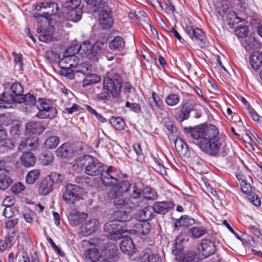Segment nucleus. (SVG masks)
<instances>
[{"instance_id":"nucleus-19","label":"nucleus","mask_w":262,"mask_h":262,"mask_svg":"<svg viewBox=\"0 0 262 262\" xmlns=\"http://www.w3.org/2000/svg\"><path fill=\"white\" fill-rule=\"evenodd\" d=\"M26 132L28 134H41L45 130L43 124L38 121H31L27 122L25 125Z\"/></svg>"},{"instance_id":"nucleus-60","label":"nucleus","mask_w":262,"mask_h":262,"mask_svg":"<svg viewBox=\"0 0 262 262\" xmlns=\"http://www.w3.org/2000/svg\"><path fill=\"white\" fill-rule=\"evenodd\" d=\"M81 0H69L64 4V7L69 9H81L79 8Z\"/></svg>"},{"instance_id":"nucleus-29","label":"nucleus","mask_w":262,"mask_h":262,"mask_svg":"<svg viewBox=\"0 0 262 262\" xmlns=\"http://www.w3.org/2000/svg\"><path fill=\"white\" fill-rule=\"evenodd\" d=\"M249 61L254 70L259 69L262 66V52H254L250 56Z\"/></svg>"},{"instance_id":"nucleus-16","label":"nucleus","mask_w":262,"mask_h":262,"mask_svg":"<svg viewBox=\"0 0 262 262\" xmlns=\"http://www.w3.org/2000/svg\"><path fill=\"white\" fill-rule=\"evenodd\" d=\"M194 104L189 100H186L182 105L180 108V112L177 115V119L180 122L188 119L190 113L193 110Z\"/></svg>"},{"instance_id":"nucleus-23","label":"nucleus","mask_w":262,"mask_h":262,"mask_svg":"<svg viewBox=\"0 0 262 262\" xmlns=\"http://www.w3.org/2000/svg\"><path fill=\"white\" fill-rule=\"evenodd\" d=\"M120 248L122 252L127 255H132L135 252L133 240L128 237L122 238L120 243Z\"/></svg>"},{"instance_id":"nucleus-35","label":"nucleus","mask_w":262,"mask_h":262,"mask_svg":"<svg viewBox=\"0 0 262 262\" xmlns=\"http://www.w3.org/2000/svg\"><path fill=\"white\" fill-rule=\"evenodd\" d=\"M15 200L12 196L6 197L3 201L2 204L6 208L4 210V215L7 218L11 217L13 213H8V210H11V207L15 203Z\"/></svg>"},{"instance_id":"nucleus-26","label":"nucleus","mask_w":262,"mask_h":262,"mask_svg":"<svg viewBox=\"0 0 262 262\" xmlns=\"http://www.w3.org/2000/svg\"><path fill=\"white\" fill-rule=\"evenodd\" d=\"M151 230L150 224L145 221L138 222L135 224V231L138 234L146 235L149 233Z\"/></svg>"},{"instance_id":"nucleus-24","label":"nucleus","mask_w":262,"mask_h":262,"mask_svg":"<svg viewBox=\"0 0 262 262\" xmlns=\"http://www.w3.org/2000/svg\"><path fill=\"white\" fill-rule=\"evenodd\" d=\"M242 45L247 51L256 50L260 47L259 42L251 35L246 38L242 41Z\"/></svg>"},{"instance_id":"nucleus-2","label":"nucleus","mask_w":262,"mask_h":262,"mask_svg":"<svg viewBox=\"0 0 262 262\" xmlns=\"http://www.w3.org/2000/svg\"><path fill=\"white\" fill-rule=\"evenodd\" d=\"M87 163L85 173L88 175L97 176L101 174L102 183L106 187L113 186L118 183V179L115 178V169L113 166H108L105 170L103 163L92 156H90Z\"/></svg>"},{"instance_id":"nucleus-47","label":"nucleus","mask_w":262,"mask_h":262,"mask_svg":"<svg viewBox=\"0 0 262 262\" xmlns=\"http://www.w3.org/2000/svg\"><path fill=\"white\" fill-rule=\"evenodd\" d=\"M90 156L91 155H86L83 157H80L76 159L73 167L75 168H82L84 167L85 169L88 164L87 162H88V160L90 158Z\"/></svg>"},{"instance_id":"nucleus-20","label":"nucleus","mask_w":262,"mask_h":262,"mask_svg":"<svg viewBox=\"0 0 262 262\" xmlns=\"http://www.w3.org/2000/svg\"><path fill=\"white\" fill-rule=\"evenodd\" d=\"M56 152L57 157L67 159L72 158L74 154L72 146L69 143H65L59 146Z\"/></svg>"},{"instance_id":"nucleus-18","label":"nucleus","mask_w":262,"mask_h":262,"mask_svg":"<svg viewBox=\"0 0 262 262\" xmlns=\"http://www.w3.org/2000/svg\"><path fill=\"white\" fill-rule=\"evenodd\" d=\"M174 203L172 201L156 202L153 205L155 213L165 214L174 207Z\"/></svg>"},{"instance_id":"nucleus-51","label":"nucleus","mask_w":262,"mask_h":262,"mask_svg":"<svg viewBox=\"0 0 262 262\" xmlns=\"http://www.w3.org/2000/svg\"><path fill=\"white\" fill-rule=\"evenodd\" d=\"M142 194L145 199L149 200H155L158 196L156 191L150 187H146L142 189Z\"/></svg>"},{"instance_id":"nucleus-30","label":"nucleus","mask_w":262,"mask_h":262,"mask_svg":"<svg viewBox=\"0 0 262 262\" xmlns=\"http://www.w3.org/2000/svg\"><path fill=\"white\" fill-rule=\"evenodd\" d=\"M125 47V41L123 37L120 36L115 37L113 40L109 43V48L113 51H122Z\"/></svg>"},{"instance_id":"nucleus-38","label":"nucleus","mask_w":262,"mask_h":262,"mask_svg":"<svg viewBox=\"0 0 262 262\" xmlns=\"http://www.w3.org/2000/svg\"><path fill=\"white\" fill-rule=\"evenodd\" d=\"M82 14L81 9H70L67 13V18L69 20L77 22L81 19Z\"/></svg>"},{"instance_id":"nucleus-40","label":"nucleus","mask_w":262,"mask_h":262,"mask_svg":"<svg viewBox=\"0 0 262 262\" xmlns=\"http://www.w3.org/2000/svg\"><path fill=\"white\" fill-rule=\"evenodd\" d=\"M176 149L180 154H186L188 151V146L187 143L181 138L177 139L174 142Z\"/></svg>"},{"instance_id":"nucleus-4","label":"nucleus","mask_w":262,"mask_h":262,"mask_svg":"<svg viewBox=\"0 0 262 262\" xmlns=\"http://www.w3.org/2000/svg\"><path fill=\"white\" fill-rule=\"evenodd\" d=\"M10 92H5L0 97V107L3 108L12 107L13 103L23 101L24 88L19 82L13 83L10 88Z\"/></svg>"},{"instance_id":"nucleus-53","label":"nucleus","mask_w":262,"mask_h":262,"mask_svg":"<svg viewBox=\"0 0 262 262\" xmlns=\"http://www.w3.org/2000/svg\"><path fill=\"white\" fill-rule=\"evenodd\" d=\"M64 176L56 172H52L49 175L48 180H50L52 184L61 183L63 180Z\"/></svg>"},{"instance_id":"nucleus-48","label":"nucleus","mask_w":262,"mask_h":262,"mask_svg":"<svg viewBox=\"0 0 262 262\" xmlns=\"http://www.w3.org/2000/svg\"><path fill=\"white\" fill-rule=\"evenodd\" d=\"M59 138L56 136H52L48 138L45 141V145L48 149L55 148L59 143Z\"/></svg>"},{"instance_id":"nucleus-62","label":"nucleus","mask_w":262,"mask_h":262,"mask_svg":"<svg viewBox=\"0 0 262 262\" xmlns=\"http://www.w3.org/2000/svg\"><path fill=\"white\" fill-rule=\"evenodd\" d=\"M164 126L171 134L176 132V128L174 127L173 123L168 118H166L164 119Z\"/></svg>"},{"instance_id":"nucleus-31","label":"nucleus","mask_w":262,"mask_h":262,"mask_svg":"<svg viewBox=\"0 0 262 262\" xmlns=\"http://www.w3.org/2000/svg\"><path fill=\"white\" fill-rule=\"evenodd\" d=\"M36 157L31 152H24L21 157L22 164L25 167L33 166L36 162Z\"/></svg>"},{"instance_id":"nucleus-45","label":"nucleus","mask_w":262,"mask_h":262,"mask_svg":"<svg viewBox=\"0 0 262 262\" xmlns=\"http://www.w3.org/2000/svg\"><path fill=\"white\" fill-rule=\"evenodd\" d=\"M74 64H75V62H73L72 63H70L69 67L66 66L60 67L61 68V74L70 79H73L74 78V73L75 72V69H72L71 68H74Z\"/></svg>"},{"instance_id":"nucleus-37","label":"nucleus","mask_w":262,"mask_h":262,"mask_svg":"<svg viewBox=\"0 0 262 262\" xmlns=\"http://www.w3.org/2000/svg\"><path fill=\"white\" fill-rule=\"evenodd\" d=\"M101 81V78L96 74H89L86 75L85 78L82 82L83 87H86L93 84L98 83Z\"/></svg>"},{"instance_id":"nucleus-5","label":"nucleus","mask_w":262,"mask_h":262,"mask_svg":"<svg viewBox=\"0 0 262 262\" xmlns=\"http://www.w3.org/2000/svg\"><path fill=\"white\" fill-rule=\"evenodd\" d=\"M129 221H122V219L112 220L104 225V230L107 233V236L111 240L117 241L123 237V233L126 231L124 224Z\"/></svg>"},{"instance_id":"nucleus-58","label":"nucleus","mask_w":262,"mask_h":262,"mask_svg":"<svg viewBox=\"0 0 262 262\" xmlns=\"http://www.w3.org/2000/svg\"><path fill=\"white\" fill-rule=\"evenodd\" d=\"M36 214L34 211L29 209H25L23 216L25 221L29 223H32Z\"/></svg>"},{"instance_id":"nucleus-14","label":"nucleus","mask_w":262,"mask_h":262,"mask_svg":"<svg viewBox=\"0 0 262 262\" xmlns=\"http://www.w3.org/2000/svg\"><path fill=\"white\" fill-rule=\"evenodd\" d=\"M241 188L242 191L248 195V199L253 205L256 206L260 205V200L257 195L253 193V189L250 183L247 181H242Z\"/></svg>"},{"instance_id":"nucleus-44","label":"nucleus","mask_w":262,"mask_h":262,"mask_svg":"<svg viewBox=\"0 0 262 262\" xmlns=\"http://www.w3.org/2000/svg\"><path fill=\"white\" fill-rule=\"evenodd\" d=\"M40 170L37 169L29 171L26 177V182L28 184H34L39 178Z\"/></svg>"},{"instance_id":"nucleus-56","label":"nucleus","mask_w":262,"mask_h":262,"mask_svg":"<svg viewBox=\"0 0 262 262\" xmlns=\"http://www.w3.org/2000/svg\"><path fill=\"white\" fill-rule=\"evenodd\" d=\"M47 58L52 62H58L60 59V54L53 50L48 51L46 53Z\"/></svg>"},{"instance_id":"nucleus-7","label":"nucleus","mask_w":262,"mask_h":262,"mask_svg":"<svg viewBox=\"0 0 262 262\" xmlns=\"http://www.w3.org/2000/svg\"><path fill=\"white\" fill-rule=\"evenodd\" d=\"M36 107L38 112L35 116L39 119H53L57 114L56 108L52 106L46 99L39 98L36 103Z\"/></svg>"},{"instance_id":"nucleus-32","label":"nucleus","mask_w":262,"mask_h":262,"mask_svg":"<svg viewBox=\"0 0 262 262\" xmlns=\"http://www.w3.org/2000/svg\"><path fill=\"white\" fill-rule=\"evenodd\" d=\"M195 223V220L187 215H182L181 217L176 220L174 227L190 226Z\"/></svg>"},{"instance_id":"nucleus-34","label":"nucleus","mask_w":262,"mask_h":262,"mask_svg":"<svg viewBox=\"0 0 262 262\" xmlns=\"http://www.w3.org/2000/svg\"><path fill=\"white\" fill-rule=\"evenodd\" d=\"M184 238L183 235H180L178 236L174 241V243L173 244L172 253L177 256L179 255L181 252L183 251V241Z\"/></svg>"},{"instance_id":"nucleus-11","label":"nucleus","mask_w":262,"mask_h":262,"mask_svg":"<svg viewBox=\"0 0 262 262\" xmlns=\"http://www.w3.org/2000/svg\"><path fill=\"white\" fill-rule=\"evenodd\" d=\"M210 128L211 129V125L206 127L199 125L194 127H185L184 129L187 136L198 140V143L199 145L203 139H205L206 132Z\"/></svg>"},{"instance_id":"nucleus-25","label":"nucleus","mask_w":262,"mask_h":262,"mask_svg":"<svg viewBox=\"0 0 262 262\" xmlns=\"http://www.w3.org/2000/svg\"><path fill=\"white\" fill-rule=\"evenodd\" d=\"M155 213L152 206H147L138 212V217L141 221L147 222L154 217Z\"/></svg>"},{"instance_id":"nucleus-28","label":"nucleus","mask_w":262,"mask_h":262,"mask_svg":"<svg viewBox=\"0 0 262 262\" xmlns=\"http://www.w3.org/2000/svg\"><path fill=\"white\" fill-rule=\"evenodd\" d=\"M53 190L52 182L48 178L42 180L39 185L38 192L40 195H46Z\"/></svg>"},{"instance_id":"nucleus-21","label":"nucleus","mask_w":262,"mask_h":262,"mask_svg":"<svg viewBox=\"0 0 262 262\" xmlns=\"http://www.w3.org/2000/svg\"><path fill=\"white\" fill-rule=\"evenodd\" d=\"M87 217V214L84 213L73 210L68 215V219L70 223L73 226H76L83 223Z\"/></svg>"},{"instance_id":"nucleus-6","label":"nucleus","mask_w":262,"mask_h":262,"mask_svg":"<svg viewBox=\"0 0 262 262\" xmlns=\"http://www.w3.org/2000/svg\"><path fill=\"white\" fill-rule=\"evenodd\" d=\"M114 204L116 208L120 209L115 212V215L122 219V221H130V217L128 213L134 208L133 201L128 198H117L114 200Z\"/></svg>"},{"instance_id":"nucleus-41","label":"nucleus","mask_w":262,"mask_h":262,"mask_svg":"<svg viewBox=\"0 0 262 262\" xmlns=\"http://www.w3.org/2000/svg\"><path fill=\"white\" fill-rule=\"evenodd\" d=\"M74 69L76 73H81L84 75L90 73L92 71V66L88 62H82L78 65L75 64Z\"/></svg>"},{"instance_id":"nucleus-57","label":"nucleus","mask_w":262,"mask_h":262,"mask_svg":"<svg viewBox=\"0 0 262 262\" xmlns=\"http://www.w3.org/2000/svg\"><path fill=\"white\" fill-rule=\"evenodd\" d=\"M25 189L24 185L20 182L15 183L11 187L10 190L12 193L17 195L24 191Z\"/></svg>"},{"instance_id":"nucleus-1","label":"nucleus","mask_w":262,"mask_h":262,"mask_svg":"<svg viewBox=\"0 0 262 262\" xmlns=\"http://www.w3.org/2000/svg\"><path fill=\"white\" fill-rule=\"evenodd\" d=\"M205 139L199 143V147L204 152L215 156L218 154L225 156L229 152L227 147L224 137L220 135L215 125H211V129L205 134Z\"/></svg>"},{"instance_id":"nucleus-61","label":"nucleus","mask_w":262,"mask_h":262,"mask_svg":"<svg viewBox=\"0 0 262 262\" xmlns=\"http://www.w3.org/2000/svg\"><path fill=\"white\" fill-rule=\"evenodd\" d=\"M40 159L43 165H48L53 162L54 157L52 153L47 152L45 154L42 155Z\"/></svg>"},{"instance_id":"nucleus-59","label":"nucleus","mask_w":262,"mask_h":262,"mask_svg":"<svg viewBox=\"0 0 262 262\" xmlns=\"http://www.w3.org/2000/svg\"><path fill=\"white\" fill-rule=\"evenodd\" d=\"M152 98L155 103L156 106L161 111H164L165 106L160 96L155 92H152Z\"/></svg>"},{"instance_id":"nucleus-46","label":"nucleus","mask_w":262,"mask_h":262,"mask_svg":"<svg viewBox=\"0 0 262 262\" xmlns=\"http://www.w3.org/2000/svg\"><path fill=\"white\" fill-rule=\"evenodd\" d=\"M109 122L117 130H121L124 128L125 124L123 119L121 117H113L109 120Z\"/></svg>"},{"instance_id":"nucleus-17","label":"nucleus","mask_w":262,"mask_h":262,"mask_svg":"<svg viewBox=\"0 0 262 262\" xmlns=\"http://www.w3.org/2000/svg\"><path fill=\"white\" fill-rule=\"evenodd\" d=\"M39 138L37 137H29L21 141L18 147V150L21 151L25 147L28 150H36L39 146Z\"/></svg>"},{"instance_id":"nucleus-12","label":"nucleus","mask_w":262,"mask_h":262,"mask_svg":"<svg viewBox=\"0 0 262 262\" xmlns=\"http://www.w3.org/2000/svg\"><path fill=\"white\" fill-rule=\"evenodd\" d=\"M199 256L201 259L206 258L213 254L216 250L213 242L206 238L202 239L201 244L198 247Z\"/></svg>"},{"instance_id":"nucleus-3","label":"nucleus","mask_w":262,"mask_h":262,"mask_svg":"<svg viewBox=\"0 0 262 262\" xmlns=\"http://www.w3.org/2000/svg\"><path fill=\"white\" fill-rule=\"evenodd\" d=\"M85 2L95 7V11L102 8L99 12V23L103 29L111 28L114 24V18L111 11L108 7H105V4L107 0H84Z\"/></svg>"},{"instance_id":"nucleus-43","label":"nucleus","mask_w":262,"mask_h":262,"mask_svg":"<svg viewBox=\"0 0 262 262\" xmlns=\"http://www.w3.org/2000/svg\"><path fill=\"white\" fill-rule=\"evenodd\" d=\"M84 254L86 259L92 262L97 261L100 257L99 251L96 248L88 249Z\"/></svg>"},{"instance_id":"nucleus-54","label":"nucleus","mask_w":262,"mask_h":262,"mask_svg":"<svg viewBox=\"0 0 262 262\" xmlns=\"http://www.w3.org/2000/svg\"><path fill=\"white\" fill-rule=\"evenodd\" d=\"M131 185L132 184H130L128 181L122 180L120 182L118 186L116 188L118 190V192L121 194L124 192H128Z\"/></svg>"},{"instance_id":"nucleus-10","label":"nucleus","mask_w":262,"mask_h":262,"mask_svg":"<svg viewBox=\"0 0 262 262\" xmlns=\"http://www.w3.org/2000/svg\"><path fill=\"white\" fill-rule=\"evenodd\" d=\"M58 6L56 3L52 2H45L39 3L35 7L37 11H42L41 14H36L34 16L36 18L39 16L48 17L50 15L55 14L58 10Z\"/></svg>"},{"instance_id":"nucleus-49","label":"nucleus","mask_w":262,"mask_h":262,"mask_svg":"<svg viewBox=\"0 0 262 262\" xmlns=\"http://www.w3.org/2000/svg\"><path fill=\"white\" fill-rule=\"evenodd\" d=\"M23 101L17 102V103H24L27 105H36L37 100H36V97L30 93H28L26 95H23Z\"/></svg>"},{"instance_id":"nucleus-52","label":"nucleus","mask_w":262,"mask_h":262,"mask_svg":"<svg viewBox=\"0 0 262 262\" xmlns=\"http://www.w3.org/2000/svg\"><path fill=\"white\" fill-rule=\"evenodd\" d=\"M189 232L194 238H199L207 233L206 229L203 227H193L189 230Z\"/></svg>"},{"instance_id":"nucleus-15","label":"nucleus","mask_w":262,"mask_h":262,"mask_svg":"<svg viewBox=\"0 0 262 262\" xmlns=\"http://www.w3.org/2000/svg\"><path fill=\"white\" fill-rule=\"evenodd\" d=\"M142 262H161V256L150 248L144 249L140 254Z\"/></svg>"},{"instance_id":"nucleus-36","label":"nucleus","mask_w":262,"mask_h":262,"mask_svg":"<svg viewBox=\"0 0 262 262\" xmlns=\"http://www.w3.org/2000/svg\"><path fill=\"white\" fill-rule=\"evenodd\" d=\"M142 192V189L140 186L136 183L132 184L127 192L128 195L134 199H139Z\"/></svg>"},{"instance_id":"nucleus-63","label":"nucleus","mask_w":262,"mask_h":262,"mask_svg":"<svg viewBox=\"0 0 262 262\" xmlns=\"http://www.w3.org/2000/svg\"><path fill=\"white\" fill-rule=\"evenodd\" d=\"M125 106L136 113H139L141 112V107L139 103H130L129 101H127L125 103Z\"/></svg>"},{"instance_id":"nucleus-39","label":"nucleus","mask_w":262,"mask_h":262,"mask_svg":"<svg viewBox=\"0 0 262 262\" xmlns=\"http://www.w3.org/2000/svg\"><path fill=\"white\" fill-rule=\"evenodd\" d=\"M79 54L82 57H88L92 54L91 45L89 41H85L80 45H78Z\"/></svg>"},{"instance_id":"nucleus-50","label":"nucleus","mask_w":262,"mask_h":262,"mask_svg":"<svg viewBox=\"0 0 262 262\" xmlns=\"http://www.w3.org/2000/svg\"><path fill=\"white\" fill-rule=\"evenodd\" d=\"M180 101V96L176 94H170L166 97L165 101L166 104L169 106L177 105Z\"/></svg>"},{"instance_id":"nucleus-22","label":"nucleus","mask_w":262,"mask_h":262,"mask_svg":"<svg viewBox=\"0 0 262 262\" xmlns=\"http://www.w3.org/2000/svg\"><path fill=\"white\" fill-rule=\"evenodd\" d=\"M98 224L99 222L96 219H93L88 220L81 226L80 228L81 232L85 235H89L96 231Z\"/></svg>"},{"instance_id":"nucleus-8","label":"nucleus","mask_w":262,"mask_h":262,"mask_svg":"<svg viewBox=\"0 0 262 262\" xmlns=\"http://www.w3.org/2000/svg\"><path fill=\"white\" fill-rule=\"evenodd\" d=\"M122 80L118 73H114L112 77L105 76L103 79V88L112 94L113 97L117 96L121 92Z\"/></svg>"},{"instance_id":"nucleus-33","label":"nucleus","mask_w":262,"mask_h":262,"mask_svg":"<svg viewBox=\"0 0 262 262\" xmlns=\"http://www.w3.org/2000/svg\"><path fill=\"white\" fill-rule=\"evenodd\" d=\"M66 56H68L72 58L73 62L77 64L79 62V58L75 55L77 53L79 54L78 45H71L64 52Z\"/></svg>"},{"instance_id":"nucleus-27","label":"nucleus","mask_w":262,"mask_h":262,"mask_svg":"<svg viewBox=\"0 0 262 262\" xmlns=\"http://www.w3.org/2000/svg\"><path fill=\"white\" fill-rule=\"evenodd\" d=\"M13 180L11 178L8 171L5 170L0 173V189L6 190L13 183Z\"/></svg>"},{"instance_id":"nucleus-13","label":"nucleus","mask_w":262,"mask_h":262,"mask_svg":"<svg viewBox=\"0 0 262 262\" xmlns=\"http://www.w3.org/2000/svg\"><path fill=\"white\" fill-rule=\"evenodd\" d=\"M186 32L192 39L199 43L201 48L205 46V35L201 29L198 28H193L192 26H187L186 28Z\"/></svg>"},{"instance_id":"nucleus-55","label":"nucleus","mask_w":262,"mask_h":262,"mask_svg":"<svg viewBox=\"0 0 262 262\" xmlns=\"http://www.w3.org/2000/svg\"><path fill=\"white\" fill-rule=\"evenodd\" d=\"M229 9L228 2L226 0H223L221 2L220 5L216 7V10L221 16H223Z\"/></svg>"},{"instance_id":"nucleus-42","label":"nucleus","mask_w":262,"mask_h":262,"mask_svg":"<svg viewBox=\"0 0 262 262\" xmlns=\"http://www.w3.org/2000/svg\"><path fill=\"white\" fill-rule=\"evenodd\" d=\"M199 259L194 252L187 251L180 256V262H199Z\"/></svg>"},{"instance_id":"nucleus-64","label":"nucleus","mask_w":262,"mask_h":262,"mask_svg":"<svg viewBox=\"0 0 262 262\" xmlns=\"http://www.w3.org/2000/svg\"><path fill=\"white\" fill-rule=\"evenodd\" d=\"M12 55L14 58V61L16 65L21 70L24 65L23 55L21 54H17L15 52H13Z\"/></svg>"},{"instance_id":"nucleus-9","label":"nucleus","mask_w":262,"mask_h":262,"mask_svg":"<svg viewBox=\"0 0 262 262\" xmlns=\"http://www.w3.org/2000/svg\"><path fill=\"white\" fill-rule=\"evenodd\" d=\"M81 193V188L80 186L68 184L65 187L62 199L67 203L73 204L80 200Z\"/></svg>"}]
</instances>
